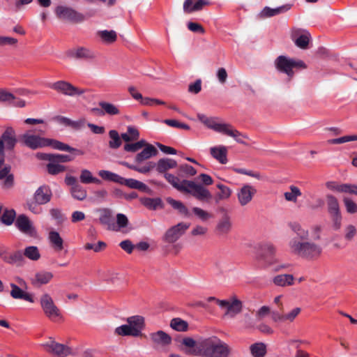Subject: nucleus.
Listing matches in <instances>:
<instances>
[{"label":"nucleus","mask_w":357,"mask_h":357,"mask_svg":"<svg viewBox=\"0 0 357 357\" xmlns=\"http://www.w3.org/2000/svg\"><path fill=\"white\" fill-rule=\"evenodd\" d=\"M181 350L185 354L197 357H230L231 347L215 335L195 340L185 337L181 342Z\"/></svg>","instance_id":"nucleus-1"},{"label":"nucleus","mask_w":357,"mask_h":357,"mask_svg":"<svg viewBox=\"0 0 357 357\" xmlns=\"http://www.w3.org/2000/svg\"><path fill=\"white\" fill-rule=\"evenodd\" d=\"M166 180L177 190L189 194L199 201L208 202L212 199V194L203 185L190 180L181 181L172 174H165Z\"/></svg>","instance_id":"nucleus-2"},{"label":"nucleus","mask_w":357,"mask_h":357,"mask_svg":"<svg viewBox=\"0 0 357 357\" xmlns=\"http://www.w3.org/2000/svg\"><path fill=\"white\" fill-rule=\"evenodd\" d=\"M23 144L31 149H42L46 146H51L54 149L66 151L73 153L76 155H82L83 152L79 149L70 147L59 141L45 138L38 135L27 132L21 137Z\"/></svg>","instance_id":"nucleus-3"},{"label":"nucleus","mask_w":357,"mask_h":357,"mask_svg":"<svg viewBox=\"0 0 357 357\" xmlns=\"http://www.w3.org/2000/svg\"><path fill=\"white\" fill-rule=\"evenodd\" d=\"M288 248L292 255L310 260L317 259L322 253V248L319 244L296 238L289 241Z\"/></svg>","instance_id":"nucleus-4"},{"label":"nucleus","mask_w":357,"mask_h":357,"mask_svg":"<svg viewBox=\"0 0 357 357\" xmlns=\"http://www.w3.org/2000/svg\"><path fill=\"white\" fill-rule=\"evenodd\" d=\"M197 118L207 128L233 137L239 143H243L242 140L239 138L241 134L237 130L234 129L229 124L218 122L215 118L208 117L203 114H197Z\"/></svg>","instance_id":"nucleus-5"},{"label":"nucleus","mask_w":357,"mask_h":357,"mask_svg":"<svg viewBox=\"0 0 357 357\" xmlns=\"http://www.w3.org/2000/svg\"><path fill=\"white\" fill-rule=\"evenodd\" d=\"M276 69L284 73L289 79L294 77L296 70L306 68V65L301 60L293 59L286 56H279L275 60Z\"/></svg>","instance_id":"nucleus-6"},{"label":"nucleus","mask_w":357,"mask_h":357,"mask_svg":"<svg viewBox=\"0 0 357 357\" xmlns=\"http://www.w3.org/2000/svg\"><path fill=\"white\" fill-rule=\"evenodd\" d=\"M40 303L45 315L50 320L55 321L61 318L59 308L49 294L45 293L40 296Z\"/></svg>","instance_id":"nucleus-7"},{"label":"nucleus","mask_w":357,"mask_h":357,"mask_svg":"<svg viewBox=\"0 0 357 357\" xmlns=\"http://www.w3.org/2000/svg\"><path fill=\"white\" fill-rule=\"evenodd\" d=\"M40 346L45 351L56 357H66L72 351L69 347L56 342L52 337H49Z\"/></svg>","instance_id":"nucleus-8"},{"label":"nucleus","mask_w":357,"mask_h":357,"mask_svg":"<svg viewBox=\"0 0 357 357\" xmlns=\"http://www.w3.org/2000/svg\"><path fill=\"white\" fill-rule=\"evenodd\" d=\"M217 304L225 310V314L230 317H234L239 314L243 308L242 302L236 296H231L225 300H217Z\"/></svg>","instance_id":"nucleus-9"},{"label":"nucleus","mask_w":357,"mask_h":357,"mask_svg":"<svg viewBox=\"0 0 357 357\" xmlns=\"http://www.w3.org/2000/svg\"><path fill=\"white\" fill-rule=\"evenodd\" d=\"M257 189L249 183L243 184L236 192V197L238 204L245 207L249 205L257 194Z\"/></svg>","instance_id":"nucleus-10"},{"label":"nucleus","mask_w":357,"mask_h":357,"mask_svg":"<svg viewBox=\"0 0 357 357\" xmlns=\"http://www.w3.org/2000/svg\"><path fill=\"white\" fill-rule=\"evenodd\" d=\"M50 87L59 93L68 96H80L84 93V89L77 88L70 82L63 80L52 83Z\"/></svg>","instance_id":"nucleus-11"},{"label":"nucleus","mask_w":357,"mask_h":357,"mask_svg":"<svg viewBox=\"0 0 357 357\" xmlns=\"http://www.w3.org/2000/svg\"><path fill=\"white\" fill-rule=\"evenodd\" d=\"M190 224L181 222L169 227L164 235V240L167 243H174L189 229Z\"/></svg>","instance_id":"nucleus-12"},{"label":"nucleus","mask_w":357,"mask_h":357,"mask_svg":"<svg viewBox=\"0 0 357 357\" xmlns=\"http://www.w3.org/2000/svg\"><path fill=\"white\" fill-rule=\"evenodd\" d=\"M15 227L27 236L37 237L38 232L33 222L25 215H20L16 218Z\"/></svg>","instance_id":"nucleus-13"},{"label":"nucleus","mask_w":357,"mask_h":357,"mask_svg":"<svg viewBox=\"0 0 357 357\" xmlns=\"http://www.w3.org/2000/svg\"><path fill=\"white\" fill-rule=\"evenodd\" d=\"M55 14L58 18L63 20H69L78 22H82L84 19L82 14L77 12L71 8L63 6L56 7L55 10Z\"/></svg>","instance_id":"nucleus-14"},{"label":"nucleus","mask_w":357,"mask_h":357,"mask_svg":"<svg viewBox=\"0 0 357 357\" xmlns=\"http://www.w3.org/2000/svg\"><path fill=\"white\" fill-rule=\"evenodd\" d=\"M211 4L208 0H185L183 10L185 14L201 11Z\"/></svg>","instance_id":"nucleus-15"},{"label":"nucleus","mask_w":357,"mask_h":357,"mask_svg":"<svg viewBox=\"0 0 357 357\" xmlns=\"http://www.w3.org/2000/svg\"><path fill=\"white\" fill-rule=\"evenodd\" d=\"M53 278L54 274L52 272L40 270L34 273L31 278V282L35 287H40L48 284Z\"/></svg>","instance_id":"nucleus-16"},{"label":"nucleus","mask_w":357,"mask_h":357,"mask_svg":"<svg viewBox=\"0 0 357 357\" xmlns=\"http://www.w3.org/2000/svg\"><path fill=\"white\" fill-rule=\"evenodd\" d=\"M150 339L153 344L160 348H165L172 342V337L162 331L151 333Z\"/></svg>","instance_id":"nucleus-17"},{"label":"nucleus","mask_w":357,"mask_h":357,"mask_svg":"<svg viewBox=\"0 0 357 357\" xmlns=\"http://www.w3.org/2000/svg\"><path fill=\"white\" fill-rule=\"evenodd\" d=\"M52 190L48 185H43L36 189L33 197L36 202L43 204L48 203L52 198Z\"/></svg>","instance_id":"nucleus-18"},{"label":"nucleus","mask_w":357,"mask_h":357,"mask_svg":"<svg viewBox=\"0 0 357 357\" xmlns=\"http://www.w3.org/2000/svg\"><path fill=\"white\" fill-rule=\"evenodd\" d=\"M158 151L156 148L153 145L146 142L144 146L142 147V151L135 155V161L137 163L140 164L143 161L149 160L156 155Z\"/></svg>","instance_id":"nucleus-19"},{"label":"nucleus","mask_w":357,"mask_h":357,"mask_svg":"<svg viewBox=\"0 0 357 357\" xmlns=\"http://www.w3.org/2000/svg\"><path fill=\"white\" fill-rule=\"evenodd\" d=\"M127 324L134 333V337L142 335V331L144 328V319L142 316H132L127 318Z\"/></svg>","instance_id":"nucleus-20"},{"label":"nucleus","mask_w":357,"mask_h":357,"mask_svg":"<svg viewBox=\"0 0 357 357\" xmlns=\"http://www.w3.org/2000/svg\"><path fill=\"white\" fill-rule=\"evenodd\" d=\"M69 56L77 59H93L96 57L95 53L89 48L77 47L68 51Z\"/></svg>","instance_id":"nucleus-21"},{"label":"nucleus","mask_w":357,"mask_h":357,"mask_svg":"<svg viewBox=\"0 0 357 357\" xmlns=\"http://www.w3.org/2000/svg\"><path fill=\"white\" fill-rule=\"evenodd\" d=\"M292 39L297 47L306 49L310 42V35L306 31L294 30L292 32Z\"/></svg>","instance_id":"nucleus-22"},{"label":"nucleus","mask_w":357,"mask_h":357,"mask_svg":"<svg viewBox=\"0 0 357 357\" xmlns=\"http://www.w3.org/2000/svg\"><path fill=\"white\" fill-rule=\"evenodd\" d=\"M0 139L3 142L4 149H6L12 150L17 143L15 130L11 127H7L3 132Z\"/></svg>","instance_id":"nucleus-23"},{"label":"nucleus","mask_w":357,"mask_h":357,"mask_svg":"<svg viewBox=\"0 0 357 357\" xmlns=\"http://www.w3.org/2000/svg\"><path fill=\"white\" fill-rule=\"evenodd\" d=\"M10 286L11 287L10 294L13 298L22 299L30 303L34 302V298L33 294L24 291L15 283H10Z\"/></svg>","instance_id":"nucleus-24"},{"label":"nucleus","mask_w":357,"mask_h":357,"mask_svg":"<svg viewBox=\"0 0 357 357\" xmlns=\"http://www.w3.org/2000/svg\"><path fill=\"white\" fill-rule=\"evenodd\" d=\"M211 155L220 164L227 163V148L223 145L212 146L209 149Z\"/></svg>","instance_id":"nucleus-25"},{"label":"nucleus","mask_w":357,"mask_h":357,"mask_svg":"<svg viewBox=\"0 0 357 357\" xmlns=\"http://www.w3.org/2000/svg\"><path fill=\"white\" fill-rule=\"evenodd\" d=\"M291 8V4H285L276 8H271L266 6L264 8L263 10L259 13L258 16L260 19L273 17L281 13H286L287 11L289 10Z\"/></svg>","instance_id":"nucleus-26"},{"label":"nucleus","mask_w":357,"mask_h":357,"mask_svg":"<svg viewBox=\"0 0 357 357\" xmlns=\"http://www.w3.org/2000/svg\"><path fill=\"white\" fill-rule=\"evenodd\" d=\"M3 163V156L0 157V179L3 180V188L6 189L10 188L14 182L13 176L9 174L10 169L7 167H2Z\"/></svg>","instance_id":"nucleus-27"},{"label":"nucleus","mask_w":357,"mask_h":357,"mask_svg":"<svg viewBox=\"0 0 357 357\" xmlns=\"http://www.w3.org/2000/svg\"><path fill=\"white\" fill-rule=\"evenodd\" d=\"M232 229V220L228 215L222 217L215 227L217 233L220 236L227 235Z\"/></svg>","instance_id":"nucleus-28"},{"label":"nucleus","mask_w":357,"mask_h":357,"mask_svg":"<svg viewBox=\"0 0 357 357\" xmlns=\"http://www.w3.org/2000/svg\"><path fill=\"white\" fill-rule=\"evenodd\" d=\"M100 222L108 230L114 227V221L112 212L109 208H101L98 210Z\"/></svg>","instance_id":"nucleus-29"},{"label":"nucleus","mask_w":357,"mask_h":357,"mask_svg":"<svg viewBox=\"0 0 357 357\" xmlns=\"http://www.w3.org/2000/svg\"><path fill=\"white\" fill-rule=\"evenodd\" d=\"M216 187L220 190L216 193L214 198L216 204H218L221 201L227 200L231 197L232 195V190L229 187L221 183H217Z\"/></svg>","instance_id":"nucleus-30"},{"label":"nucleus","mask_w":357,"mask_h":357,"mask_svg":"<svg viewBox=\"0 0 357 357\" xmlns=\"http://www.w3.org/2000/svg\"><path fill=\"white\" fill-rule=\"evenodd\" d=\"M289 227L293 233L296 236L294 238L304 241L309 237V230L298 222L289 223Z\"/></svg>","instance_id":"nucleus-31"},{"label":"nucleus","mask_w":357,"mask_h":357,"mask_svg":"<svg viewBox=\"0 0 357 357\" xmlns=\"http://www.w3.org/2000/svg\"><path fill=\"white\" fill-rule=\"evenodd\" d=\"M48 240L54 250L61 251L63 249V240L56 231L52 230L49 232Z\"/></svg>","instance_id":"nucleus-32"},{"label":"nucleus","mask_w":357,"mask_h":357,"mask_svg":"<svg viewBox=\"0 0 357 357\" xmlns=\"http://www.w3.org/2000/svg\"><path fill=\"white\" fill-rule=\"evenodd\" d=\"M156 169L159 173H165L169 169H173L177 166V162L171 158H162L158 161Z\"/></svg>","instance_id":"nucleus-33"},{"label":"nucleus","mask_w":357,"mask_h":357,"mask_svg":"<svg viewBox=\"0 0 357 357\" xmlns=\"http://www.w3.org/2000/svg\"><path fill=\"white\" fill-rule=\"evenodd\" d=\"M119 184L125 185L132 189H137L145 192L149 190V188L146 184L134 178L121 177Z\"/></svg>","instance_id":"nucleus-34"},{"label":"nucleus","mask_w":357,"mask_h":357,"mask_svg":"<svg viewBox=\"0 0 357 357\" xmlns=\"http://www.w3.org/2000/svg\"><path fill=\"white\" fill-rule=\"evenodd\" d=\"M294 276L291 274H280L273 278V282L278 287L291 286L294 284Z\"/></svg>","instance_id":"nucleus-35"},{"label":"nucleus","mask_w":357,"mask_h":357,"mask_svg":"<svg viewBox=\"0 0 357 357\" xmlns=\"http://www.w3.org/2000/svg\"><path fill=\"white\" fill-rule=\"evenodd\" d=\"M166 201L173 208L177 210L181 215L185 217L190 216V213L188 208L181 201L175 200L172 197H167Z\"/></svg>","instance_id":"nucleus-36"},{"label":"nucleus","mask_w":357,"mask_h":357,"mask_svg":"<svg viewBox=\"0 0 357 357\" xmlns=\"http://www.w3.org/2000/svg\"><path fill=\"white\" fill-rule=\"evenodd\" d=\"M249 349L252 357H264L266 354V345L263 342L253 343Z\"/></svg>","instance_id":"nucleus-37"},{"label":"nucleus","mask_w":357,"mask_h":357,"mask_svg":"<svg viewBox=\"0 0 357 357\" xmlns=\"http://www.w3.org/2000/svg\"><path fill=\"white\" fill-rule=\"evenodd\" d=\"M79 180L84 184L95 183L99 185L101 183L100 180L93 176L92 172L86 169L81 170Z\"/></svg>","instance_id":"nucleus-38"},{"label":"nucleus","mask_w":357,"mask_h":357,"mask_svg":"<svg viewBox=\"0 0 357 357\" xmlns=\"http://www.w3.org/2000/svg\"><path fill=\"white\" fill-rule=\"evenodd\" d=\"M302 195L301 190L295 186L290 185L289 189L284 192V197L287 202L296 203L298 198Z\"/></svg>","instance_id":"nucleus-39"},{"label":"nucleus","mask_w":357,"mask_h":357,"mask_svg":"<svg viewBox=\"0 0 357 357\" xmlns=\"http://www.w3.org/2000/svg\"><path fill=\"white\" fill-rule=\"evenodd\" d=\"M192 211L195 216L202 222H207L213 218V215L211 213L197 206L193 207Z\"/></svg>","instance_id":"nucleus-40"},{"label":"nucleus","mask_w":357,"mask_h":357,"mask_svg":"<svg viewBox=\"0 0 357 357\" xmlns=\"http://www.w3.org/2000/svg\"><path fill=\"white\" fill-rule=\"evenodd\" d=\"M3 259L4 261L10 264H19L22 262L24 255L21 251L17 250L3 257Z\"/></svg>","instance_id":"nucleus-41"},{"label":"nucleus","mask_w":357,"mask_h":357,"mask_svg":"<svg viewBox=\"0 0 357 357\" xmlns=\"http://www.w3.org/2000/svg\"><path fill=\"white\" fill-rule=\"evenodd\" d=\"M328 210L331 215L340 213L339 202L334 196L328 195L326 196Z\"/></svg>","instance_id":"nucleus-42"},{"label":"nucleus","mask_w":357,"mask_h":357,"mask_svg":"<svg viewBox=\"0 0 357 357\" xmlns=\"http://www.w3.org/2000/svg\"><path fill=\"white\" fill-rule=\"evenodd\" d=\"M46 169L47 173L51 175H56L66 170L64 165L59 164L53 159L47 164Z\"/></svg>","instance_id":"nucleus-43"},{"label":"nucleus","mask_w":357,"mask_h":357,"mask_svg":"<svg viewBox=\"0 0 357 357\" xmlns=\"http://www.w3.org/2000/svg\"><path fill=\"white\" fill-rule=\"evenodd\" d=\"M139 137V132L138 130L133 126H128L127 131L121 134V138L126 142L136 141Z\"/></svg>","instance_id":"nucleus-44"},{"label":"nucleus","mask_w":357,"mask_h":357,"mask_svg":"<svg viewBox=\"0 0 357 357\" xmlns=\"http://www.w3.org/2000/svg\"><path fill=\"white\" fill-rule=\"evenodd\" d=\"M98 36L101 39V40L105 43H112L116 40L117 35L116 33L113 31H99L98 32Z\"/></svg>","instance_id":"nucleus-45"},{"label":"nucleus","mask_w":357,"mask_h":357,"mask_svg":"<svg viewBox=\"0 0 357 357\" xmlns=\"http://www.w3.org/2000/svg\"><path fill=\"white\" fill-rule=\"evenodd\" d=\"M23 255L32 261H38L40 258V253L36 246L26 247L24 250Z\"/></svg>","instance_id":"nucleus-46"},{"label":"nucleus","mask_w":357,"mask_h":357,"mask_svg":"<svg viewBox=\"0 0 357 357\" xmlns=\"http://www.w3.org/2000/svg\"><path fill=\"white\" fill-rule=\"evenodd\" d=\"M128 225V219L127 216L123 213L116 215V222H114V229H111L113 231H119L121 229L125 228Z\"/></svg>","instance_id":"nucleus-47"},{"label":"nucleus","mask_w":357,"mask_h":357,"mask_svg":"<svg viewBox=\"0 0 357 357\" xmlns=\"http://www.w3.org/2000/svg\"><path fill=\"white\" fill-rule=\"evenodd\" d=\"M141 203L146 208L155 210L158 207L161 206V199L159 198H142L140 199Z\"/></svg>","instance_id":"nucleus-48"},{"label":"nucleus","mask_w":357,"mask_h":357,"mask_svg":"<svg viewBox=\"0 0 357 357\" xmlns=\"http://www.w3.org/2000/svg\"><path fill=\"white\" fill-rule=\"evenodd\" d=\"M110 141L109 146L111 149H118L121 145V136L120 137L118 132L115 130H112L109 132Z\"/></svg>","instance_id":"nucleus-49"},{"label":"nucleus","mask_w":357,"mask_h":357,"mask_svg":"<svg viewBox=\"0 0 357 357\" xmlns=\"http://www.w3.org/2000/svg\"><path fill=\"white\" fill-rule=\"evenodd\" d=\"M98 175L105 181H113L119 183L121 177L119 175L107 170H100Z\"/></svg>","instance_id":"nucleus-50"},{"label":"nucleus","mask_w":357,"mask_h":357,"mask_svg":"<svg viewBox=\"0 0 357 357\" xmlns=\"http://www.w3.org/2000/svg\"><path fill=\"white\" fill-rule=\"evenodd\" d=\"M99 105L100 107L104 110V112L107 114L118 115L120 114L119 108L114 104L107 102H101Z\"/></svg>","instance_id":"nucleus-51"},{"label":"nucleus","mask_w":357,"mask_h":357,"mask_svg":"<svg viewBox=\"0 0 357 357\" xmlns=\"http://www.w3.org/2000/svg\"><path fill=\"white\" fill-rule=\"evenodd\" d=\"M70 192L72 196L78 200H84L87 195L86 190L79 184L70 188Z\"/></svg>","instance_id":"nucleus-52"},{"label":"nucleus","mask_w":357,"mask_h":357,"mask_svg":"<svg viewBox=\"0 0 357 357\" xmlns=\"http://www.w3.org/2000/svg\"><path fill=\"white\" fill-rule=\"evenodd\" d=\"M16 218V213L13 209H5L1 216V221L6 225H11Z\"/></svg>","instance_id":"nucleus-53"},{"label":"nucleus","mask_w":357,"mask_h":357,"mask_svg":"<svg viewBox=\"0 0 357 357\" xmlns=\"http://www.w3.org/2000/svg\"><path fill=\"white\" fill-rule=\"evenodd\" d=\"M170 326L177 331H185L188 330V323L179 318H174L171 321Z\"/></svg>","instance_id":"nucleus-54"},{"label":"nucleus","mask_w":357,"mask_h":357,"mask_svg":"<svg viewBox=\"0 0 357 357\" xmlns=\"http://www.w3.org/2000/svg\"><path fill=\"white\" fill-rule=\"evenodd\" d=\"M40 205L42 204L36 202L33 198L28 200L26 204L27 209L33 214L36 215L41 214L43 213V209L40 206Z\"/></svg>","instance_id":"nucleus-55"},{"label":"nucleus","mask_w":357,"mask_h":357,"mask_svg":"<svg viewBox=\"0 0 357 357\" xmlns=\"http://www.w3.org/2000/svg\"><path fill=\"white\" fill-rule=\"evenodd\" d=\"M302 310L300 307H295L284 314L286 323H292L301 314Z\"/></svg>","instance_id":"nucleus-56"},{"label":"nucleus","mask_w":357,"mask_h":357,"mask_svg":"<svg viewBox=\"0 0 357 357\" xmlns=\"http://www.w3.org/2000/svg\"><path fill=\"white\" fill-rule=\"evenodd\" d=\"M145 142L144 139H141L135 143H127L124 146V150L127 152L135 153L142 149Z\"/></svg>","instance_id":"nucleus-57"},{"label":"nucleus","mask_w":357,"mask_h":357,"mask_svg":"<svg viewBox=\"0 0 357 357\" xmlns=\"http://www.w3.org/2000/svg\"><path fill=\"white\" fill-rule=\"evenodd\" d=\"M114 335L117 336H132L134 337V333L132 330L129 327L128 324H123L120 326L116 327L114 329Z\"/></svg>","instance_id":"nucleus-58"},{"label":"nucleus","mask_w":357,"mask_h":357,"mask_svg":"<svg viewBox=\"0 0 357 357\" xmlns=\"http://www.w3.org/2000/svg\"><path fill=\"white\" fill-rule=\"evenodd\" d=\"M262 249L267 257H271V260L268 263L272 264L274 261L273 257L276 253V247L271 243H266L262 245Z\"/></svg>","instance_id":"nucleus-59"},{"label":"nucleus","mask_w":357,"mask_h":357,"mask_svg":"<svg viewBox=\"0 0 357 357\" xmlns=\"http://www.w3.org/2000/svg\"><path fill=\"white\" fill-rule=\"evenodd\" d=\"M357 234V228L352 224L347 225L344 229V236L347 241H351Z\"/></svg>","instance_id":"nucleus-60"},{"label":"nucleus","mask_w":357,"mask_h":357,"mask_svg":"<svg viewBox=\"0 0 357 357\" xmlns=\"http://www.w3.org/2000/svg\"><path fill=\"white\" fill-rule=\"evenodd\" d=\"M343 203L348 213L354 214L357 213V204L351 199L344 197Z\"/></svg>","instance_id":"nucleus-61"},{"label":"nucleus","mask_w":357,"mask_h":357,"mask_svg":"<svg viewBox=\"0 0 357 357\" xmlns=\"http://www.w3.org/2000/svg\"><path fill=\"white\" fill-rule=\"evenodd\" d=\"M357 140V135H346L339 138L333 139L328 140V143L331 144H343L351 141Z\"/></svg>","instance_id":"nucleus-62"},{"label":"nucleus","mask_w":357,"mask_h":357,"mask_svg":"<svg viewBox=\"0 0 357 357\" xmlns=\"http://www.w3.org/2000/svg\"><path fill=\"white\" fill-rule=\"evenodd\" d=\"M233 171L238 174L248 175L249 176L255 178L257 180H261L262 178L260 173H259L257 172L247 170V169H243V168H236V167L233 168Z\"/></svg>","instance_id":"nucleus-63"},{"label":"nucleus","mask_w":357,"mask_h":357,"mask_svg":"<svg viewBox=\"0 0 357 357\" xmlns=\"http://www.w3.org/2000/svg\"><path fill=\"white\" fill-rule=\"evenodd\" d=\"M17 40L15 38L10 36H0V47L4 46H16Z\"/></svg>","instance_id":"nucleus-64"}]
</instances>
